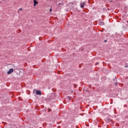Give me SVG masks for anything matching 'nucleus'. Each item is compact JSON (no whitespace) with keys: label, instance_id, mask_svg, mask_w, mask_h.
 <instances>
[{"label":"nucleus","instance_id":"f257e3e1","mask_svg":"<svg viewBox=\"0 0 128 128\" xmlns=\"http://www.w3.org/2000/svg\"><path fill=\"white\" fill-rule=\"evenodd\" d=\"M14 72V69L12 68H10V70L7 72V74H12V72Z\"/></svg>","mask_w":128,"mask_h":128},{"label":"nucleus","instance_id":"f03ea898","mask_svg":"<svg viewBox=\"0 0 128 128\" xmlns=\"http://www.w3.org/2000/svg\"><path fill=\"white\" fill-rule=\"evenodd\" d=\"M36 94H38V96H40L42 94V92L40 90H36Z\"/></svg>","mask_w":128,"mask_h":128},{"label":"nucleus","instance_id":"7ed1b4c3","mask_svg":"<svg viewBox=\"0 0 128 128\" xmlns=\"http://www.w3.org/2000/svg\"><path fill=\"white\" fill-rule=\"evenodd\" d=\"M34 6H36V4H38V1L36 0H34Z\"/></svg>","mask_w":128,"mask_h":128},{"label":"nucleus","instance_id":"20e7f679","mask_svg":"<svg viewBox=\"0 0 128 128\" xmlns=\"http://www.w3.org/2000/svg\"><path fill=\"white\" fill-rule=\"evenodd\" d=\"M80 8H84V5H83L82 4H80Z\"/></svg>","mask_w":128,"mask_h":128},{"label":"nucleus","instance_id":"39448f33","mask_svg":"<svg viewBox=\"0 0 128 128\" xmlns=\"http://www.w3.org/2000/svg\"><path fill=\"white\" fill-rule=\"evenodd\" d=\"M82 4H83V5H84V6H86V2H83L82 3Z\"/></svg>","mask_w":128,"mask_h":128},{"label":"nucleus","instance_id":"423d86ee","mask_svg":"<svg viewBox=\"0 0 128 128\" xmlns=\"http://www.w3.org/2000/svg\"><path fill=\"white\" fill-rule=\"evenodd\" d=\"M19 10H22V8H19Z\"/></svg>","mask_w":128,"mask_h":128},{"label":"nucleus","instance_id":"0eeeda50","mask_svg":"<svg viewBox=\"0 0 128 128\" xmlns=\"http://www.w3.org/2000/svg\"><path fill=\"white\" fill-rule=\"evenodd\" d=\"M52 11V8L50 9V12H51Z\"/></svg>","mask_w":128,"mask_h":128},{"label":"nucleus","instance_id":"6e6552de","mask_svg":"<svg viewBox=\"0 0 128 128\" xmlns=\"http://www.w3.org/2000/svg\"><path fill=\"white\" fill-rule=\"evenodd\" d=\"M69 100H70V97H68V98Z\"/></svg>","mask_w":128,"mask_h":128},{"label":"nucleus","instance_id":"1a4fd4ad","mask_svg":"<svg viewBox=\"0 0 128 128\" xmlns=\"http://www.w3.org/2000/svg\"><path fill=\"white\" fill-rule=\"evenodd\" d=\"M103 24H104V23H102L101 25L103 26Z\"/></svg>","mask_w":128,"mask_h":128},{"label":"nucleus","instance_id":"9d476101","mask_svg":"<svg viewBox=\"0 0 128 128\" xmlns=\"http://www.w3.org/2000/svg\"><path fill=\"white\" fill-rule=\"evenodd\" d=\"M48 111H49V112H50V109H48Z\"/></svg>","mask_w":128,"mask_h":128},{"label":"nucleus","instance_id":"9b49d317","mask_svg":"<svg viewBox=\"0 0 128 128\" xmlns=\"http://www.w3.org/2000/svg\"><path fill=\"white\" fill-rule=\"evenodd\" d=\"M105 42H106V40H105Z\"/></svg>","mask_w":128,"mask_h":128},{"label":"nucleus","instance_id":"f8f14e48","mask_svg":"<svg viewBox=\"0 0 128 128\" xmlns=\"http://www.w3.org/2000/svg\"><path fill=\"white\" fill-rule=\"evenodd\" d=\"M72 92H73V91H72Z\"/></svg>","mask_w":128,"mask_h":128}]
</instances>
